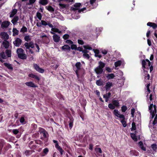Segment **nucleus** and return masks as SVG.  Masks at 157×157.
Listing matches in <instances>:
<instances>
[{"label":"nucleus","mask_w":157,"mask_h":157,"mask_svg":"<svg viewBox=\"0 0 157 157\" xmlns=\"http://www.w3.org/2000/svg\"><path fill=\"white\" fill-rule=\"evenodd\" d=\"M81 63L80 62H77L75 64V67L74 68V71L78 78H79L80 76L82 75L81 72H83V74L84 72V70L81 68Z\"/></svg>","instance_id":"nucleus-1"},{"label":"nucleus","mask_w":157,"mask_h":157,"mask_svg":"<svg viewBox=\"0 0 157 157\" xmlns=\"http://www.w3.org/2000/svg\"><path fill=\"white\" fill-rule=\"evenodd\" d=\"M81 4L80 3H77L75 4L73 6H72L71 8V10L76 13L78 12L80 13L81 12H83L84 10H86V8L84 7L81 9L79 8L80 7Z\"/></svg>","instance_id":"nucleus-2"},{"label":"nucleus","mask_w":157,"mask_h":157,"mask_svg":"<svg viewBox=\"0 0 157 157\" xmlns=\"http://www.w3.org/2000/svg\"><path fill=\"white\" fill-rule=\"evenodd\" d=\"M98 66L94 69V71L98 75L101 74L103 71V68L105 66V63L102 61H100L98 63Z\"/></svg>","instance_id":"nucleus-3"},{"label":"nucleus","mask_w":157,"mask_h":157,"mask_svg":"<svg viewBox=\"0 0 157 157\" xmlns=\"http://www.w3.org/2000/svg\"><path fill=\"white\" fill-rule=\"evenodd\" d=\"M149 109L151 115L150 118H153L157 114L156 106L155 105L151 104L149 106Z\"/></svg>","instance_id":"nucleus-4"},{"label":"nucleus","mask_w":157,"mask_h":157,"mask_svg":"<svg viewBox=\"0 0 157 157\" xmlns=\"http://www.w3.org/2000/svg\"><path fill=\"white\" fill-rule=\"evenodd\" d=\"M16 52L19 58L23 59L26 58V55L24 53V50L22 49L18 48Z\"/></svg>","instance_id":"nucleus-5"},{"label":"nucleus","mask_w":157,"mask_h":157,"mask_svg":"<svg viewBox=\"0 0 157 157\" xmlns=\"http://www.w3.org/2000/svg\"><path fill=\"white\" fill-rule=\"evenodd\" d=\"M34 44L32 42H30L29 43L26 42L24 44V45L26 48V51L27 52V49H29V52L31 54H33V52L30 49V48H33L34 47Z\"/></svg>","instance_id":"nucleus-6"},{"label":"nucleus","mask_w":157,"mask_h":157,"mask_svg":"<svg viewBox=\"0 0 157 157\" xmlns=\"http://www.w3.org/2000/svg\"><path fill=\"white\" fill-rule=\"evenodd\" d=\"M39 129V131L41 136V139H44L48 136V133L44 129L40 128Z\"/></svg>","instance_id":"nucleus-7"},{"label":"nucleus","mask_w":157,"mask_h":157,"mask_svg":"<svg viewBox=\"0 0 157 157\" xmlns=\"http://www.w3.org/2000/svg\"><path fill=\"white\" fill-rule=\"evenodd\" d=\"M142 67L143 70H144V69L148 68L147 66L150 67L151 65V63L148 59H146L145 60H143L142 62Z\"/></svg>","instance_id":"nucleus-8"},{"label":"nucleus","mask_w":157,"mask_h":157,"mask_svg":"<svg viewBox=\"0 0 157 157\" xmlns=\"http://www.w3.org/2000/svg\"><path fill=\"white\" fill-rule=\"evenodd\" d=\"M19 5V4L18 3H16L14 6H13V8L12 10L11 11L10 13V17H14V16L16 14L17 12V10L15 8V6L17 5Z\"/></svg>","instance_id":"nucleus-9"},{"label":"nucleus","mask_w":157,"mask_h":157,"mask_svg":"<svg viewBox=\"0 0 157 157\" xmlns=\"http://www.w3.org/2000/svg\"><path fill=\"white\" fill-rule=\"evenodd\" d=\"M113 113L115 116L120 118V119L124 118V115L123 114H121L117 110H114L113 111Z\"/></svg>","instance_id":"nucleus-10"},{"label":"nucleus","mask_w":157,"mask_h":157,"mask_svg":"<svg viewBox=\"0 0 157 157\" xmlns=\"http://www.w3.org/2000/svg\"><path fill=\"white\" fill-rule=\"evenodd\" d=\"M50 33L52 34L53 35L52 36V38L54 42L56 43L59 42L60 40V36L53 32H50Z\"/></svg>","instance_id":"nucleus-11"},{"label":"nucleus","mask_w":157,"mask_h":157,"mask_svg":"<svg viewBox=\"0 0 157 157\" xmlns=\"http://www.w3.org/2000/svg\"><path fill=\"white\" fill-rule=\"evenodd\" d=\"M22 42V40L19 38H16L13 43L14 45L16 47H19L21 45Z\"/></svg>","instance_id":"nucleus-12"},{"label":"nucleus","mask_w":157,"mask_h":157,"mask_svg":"<svg viewBox=\"0 0 157 157\" xmlns=\"http://www.w3.org/2000/svg\"><path fill=\"white\" fill-rule=\"evenodd\" d=\"M96 0H90V6H89V5L88 6H87V7L88 8H89L88 9V10H90L92 9H93L95 7H96L97 6V4H95V7H94L93 6V4L95 2V1Z\"/></svg>","instance_id":"nucleus-13"},{"label":"nucleus","mask_w":157,"mask_h":157,"mask_svg":"<svg viewBox=\"0 0 157 157\" xmlns=\"http://www.w3.org/2000/svg\"><path fill=\"white\" fill-rule=\"evenodd\" d=\"M10 22L8 21H5L2 22L1 25V27L4 29L7 28L10 25Z\"/></svg>","instance_id":"nucleus-14"},{"label":"nucleus","mask_w":157,"mask_h":157,"mask_svg":"<svg viewBox=\"0 0 157 157\" xmlns=\"http://www.w3.org/2000/svg\"><path fill=\"white\" fill-rule=\"evenodd\" d=\"M33 66L34 69L35 70H36V71H37L40 73H43L44 72V70L40 67L39 66L36 64H33Z\"/></svg>","instance_id":"nucleus-15"},{"label":"nucleus","mask_w":157,"mask_h":157,"mask_svg":"<svg viewBox=\"0 0 157 157\" xmlns=\"http://www.w3.org/2000/svg\"><path fill=\"white\" fill-rule=\"evenodd\" d=\"M1 38L4 40H6L9 38V36L8 34L4 32H2L0 34Z\"/></svg>","instance_id":"nucleus-16"},{"label":"nucleus","mask_w":157,"mask_h":157,"mask_svg":"<svg viewBox=\"0 0 157 157\" xmlns=\"http://www.w3.org/2000/svg\"><path fill=\"white\" fill-rule=\"evenodd\" d=\"M153 118L150 119V120L149 122L150 126H152V125H154L157 124V114H156L155 116V117L153 121H152V119Z\"/></svg>","instance_id":"nucleus-17"},{"label":"nucleus","mask_w":157,"mask_h":157,"mask_svg":"<svg viewBox=\"0 0 157 157\" xmlns=\"http://www.w3.org/2000/svg\"><path fill=\"white\" fill-rule=\"evenodd\" d=\"M2 44L4 47L6 49L9 48L10 46L9 42L6 40H4Z\"/></svg>","instance_id":"nucleus-18"},{"label":"nucleus","mask_w":157,"mask_h":157,"mask_svg":"<svg viewBox=\"0 0 157 157\" xmlns=\"http://www.w3.org/2000/svg\"><path fill=\"white\" fill-rule=\"evenodd\" d=\"M19 20V17L18 16H15L14 17L13 19L12 20L11 22L14 25H15L17 24V21Z\"/></svg>","instance_id":"nucleus-19"},{"label":"nucleus","mask_w":157,"mask_h":157,"mask_svg":"<svg viewBox=\"0 0 157 157\" xmlns=\"http://www.w3.org/2000/svg\"><path fill=\"white\" fill-rule=\"evenodd\" d=\"M25 84L28 86L32 87H35L36 86L35 84L32 82H26L25 83Z\"/></svg>","instance_id":"nucleus-20"},{"label":"nucleus","mask_w":157,"mask_h":157,"mask_svg":"<svg viewBox=\"0 0 157 157\" xmlns=\"http://www.w3.org/2000/svg\"><path fill=\"white\" fill-rule=\"evenodd\" d=\"M62 50L64 51H69L70 49V46L68 45H65L63 46L61 48Z\"/></svg>","instance_id":"nucleus-21"},{"label":"nucleus","mask_w":157,"mask_h":157,"mask_svg":"<svg viewBox=\"0 0 157 157\" xmlns=\"http://www.w3.org/2000/svg\"><path fill=\"white\" fill-rule=\"evenodd\" d=\"M5 53L7 58L10 57L11 56V51L10 49H6L5 51Z\"/></svg>","instance_id":"nucleus-22"},{"label":"nucleus","mask_w":157,"mask_h":157,"mask_svg":"<svg viewBox=\"0 0 157 157\" xmlns=\"http://www.w3.org/2000/svg\"><path fill=\"white\" fill-rule=\"evenodd\" d=\"M4 64L8 69L11 70H13V68L11 64L5 63H4Z\"/></svg>","instance_id":"nucleus-23"},{"label":"nucleus","mask_w":157,"mask_h":157,"mask_svg":"<svg viewBox=\"0 0 157 157\" xmlns=\"http://www.w3.org/2000/svg\"><path fill=\"white\" fill-rule=\"evenodd\" d=\"M50 32H53L54 33H57L59 34L61 33L62 32L61 30H59V29L56 28L55 27L54 28H52L51 29V31Z\"/></svg>","instance_id":"nucleus-24"},{"label":"nucleus","mask_w":157,"mask_h":157,"mask_svg":"<svg viewBox=\"0 0 157 157\" xmlns=\"http://www.w3.org/2000/svg\"><path fill=\"white\" fill-rule=\"evenodd\" d=\"M147 25L152 27L154 29H155L157 27V25L151 22H148L147 24Z\"/></svg>","instance_id":"nucleus-25"},{"label":"nucleus","mask_w":157,"mask_h":157,"mask_svg":"<svg viewBox=\"0 0 157 157\" xmlns=\"http://www.w3.org/2000/svg\"><path fill=\"white\" fill-rule=\"evenodd\" d=\"M113 86V83L112 82H108L105 85V89L106 90H108L110 89V87Z\"/></svg>","instance_id":"nucleus-26"},{"label":"nucleus","mask_w":157,"mask_h":157,"mask_svg":"<svg viewBox=\"0 0 157 157\" xmlns=\"http://www.w3.org/2000/svg\"><path fill=\"white\" fill-rule=\"evenodd\" d=\"M123 62V60H119L116 62L114 63V66L116 67L120 66Z\"/></svg>","instance_id":"nucleus-27"},{"label":"nucleus","mask_w":157,"mask_h":157,"mask_svg":"<svg viewBox=\"0 0 157 157\" xmlns=\"http://www.w3.org/2000/svg\"><path fill=\"white\" fill-rule=\"evenodd\" d=\"M5 52H2L0 53V56L1 59H6L7 58Z\"/></svg>","instance_id":"nucleus-28"},{"label":"nucleus","mask_w":157,"mask_h":157,"mask_svg":"<svg viewBox=\"0 0 157 157\" xmlns=\"http://www.w3.org/2000/svg\"><path fill=\"white\" fill-rule=\"evenodd\" d=\"M29 77H30L36 79L38 81L40 80L38 76H37L35 74H29Z\"/></svg>","instance_id":"nucleus-29"},{"label":"nucleus","mask_w":157,"mask_h":157,"mask_svg":"<svg viewBox=\"0 0 157 157\" xmlns=\"http://www.w3.org/2000/svg\"><path fill=\"white\" fill-rule=\"evenodd\" d=\"M42 17V15L40 13L37 12L36 15V16L34 18L36 19V18H38L40 20H41Z\"/></svg>","instance_id":"nucleus-30"},{"label":"nucleus","mask_w":157,"mask_h":157,"mask_svg":"<svg viewBox=\"0 0 157 157\" xmlns=\"http://www.w3.org/2000/svg\"><path fill=\"white\" fill-rule=\"evenodd\" d=\"M95 151L96 153L98 154L99 156H101V155L99 154V153H102V151L100 148H95Z\"/></svg>","instance_id":"nucleus-31"},{"label":"nucleus","mask_w":157,"mask_h":157,"mask_svg":"<svg viewBox=\"0 0 157 157\" xmlns=\"http://www.w3.org/2000/svg\"><path fill=\"white\" fill-rule=\"evenodd\" d=\"M125 117L124 119H120L121 122V123L123 126L124 127H125L127 126V124L126 122L125 121Z\"/></svg>","instance_id":"nucleus-32"},{"label":"nucleus","mask_w":157,"mask_h":157,"mask_svg":"<svg viewBox=\"0 0 157 157\" xmlns=\"http://www.w3.org/2000/svg\"><path fill=\"white\" fill-rule=\"evenodd\" d=\"M53 142H54V143L55 144V147L57 149L59 150V149H60L62 148L61 147H60L59 146V144H58V142H57V141L55 140H53Z\"/></svg>","instance_id":"nucleus-33"},{"label":"nucleus","mask_w":157,"mask_h":157,"mask_svg":"<svg viewBox=\"0 0 157 157\" xmlns=\"http://www.w3.org/2000/svg\"><path fill=\"white\" fill-rule=\"evenodd\" d=\"M69 122V127L70 129H71L73 126L74 119L72 118H70Z\"/></svg>","instance_id":"nucleus-34"},{"label":"nucleus","mask_w":157,"mask_h":157,"mask_svg":"<svg viewBox=\"0 0 157 157\" xmlns=\"http://www.w3.org/2000/svg\"><path fill=\"white\" fill-rule=\"evenodd\" d=\"M13 36L17 35L18 34V31L16 28H13L12 30Z\"/></svg>","instance_id":"nucleus-35"},{"label":"nucleus","mask_w":157,"mask_h":157,"mask_svg":"<svg viewBox=\"0 0 157 157\" xmlns=\"http://www.w3.org/2000/svg\"><path fill=\"white\" fill-rule=\"evenodd\" d=\"M138 144L140 147L143 150L145 151L146 150V148L144 146L143 143L141 141L140 142L138 143Z\"/></svg>","instance_id":"nucleus-36"},{"label":"nucleus","mask_w":157,"mask_h":157,"mask_svg":"<svg viewBox=\"0 0 157 157\" xmlns=\"http://www.w3.org/2000/svg\"><path fill=\"white\" fill-rule=\"evenodd\" d=\"M138 144L140 147L143 150L145 151L146 150V148L144 146L143 143L141 141L140 142L138 143Z\"/></svg>","instance_id":"nucleus-37"},{"label":"nucleus","mask_w":157,"mask_h":157,"mask_svg":"<svg viewBox=\"0 0 157 157\" xmlns=\"http://www.w3.org/2000/svg\"><path fill=\"white\" fill-rule=\"evenodd\" d=\"M138 144L140 147L143 150L145 151L146 150V148L144 146L143 143L141 141L140 142L138 143Z\"/></svg>","instance_id":"nucleus-38"},{"label":"nucleus","mask_w":157,"mask_h":157,"mask_svg":"<svg viewBox=\"0 0 157 157\" xmlns=\"http://www.w3.org/2000/svg\"><path fill=\"white\" fill-rule=\"evenodd\" d=\"M24 39L26 41L28 42L31 40V37L29 35H26L25 36Z\"/></svg>","instance_id":"nucleus-39"},{"label":"nucleus","mask_w":157,"mask_h":157,"mask_svg":"<svg viewBox=\"0 0 157 157\" xmlns=\"http://www.w3.org/2000/svg\"><path fill=\"white\" fill-rule=\"evenodd\" d=\"M112 104L114 105L115 106V107H118L119 106V103L118 101L117 100H113L112 101Z\"/></svg>","instance_id":"nucleus-40"},{"label":"nucleus","mask_w":157,"mask_h":157,"mask_svg":"<svg viewBox=\"0 0 157 157\" xmlns=\"http://www.w3.org/2000/svg\"><path fill=\"white\" fill-rule=\"evenodd\" d=\"M46 8L49 11L52 13L54 11V9L51 6L46 7Z\"/></svg>","instance_id":"nucleus-41"},{"label":"nucleus","mask_w":157,"mask_h":157,"mask_svg":"<svg viewBox=\"0 0 157 157\" xmlns=\"http://www.w3.org/2000/svg\"><path fill=\"white\" fill-rule=\"evenodd\" d=\"M40 3L42 5H46L48 3V0H40Z\"/></svg>","instance_id":"nucleus-42"},{"label":"nucleus","mask_w":157,"mask_h":157,"mask_svg":"<svg viewBox=\"0 0 157 157\" xmlns=\"http://www.w3.org/2000/svg\"><path fill=\"white\" fill-rule=\"evenodd\" d=\"M106 77L108 79H110L114 78L115 75L113 74H108Z\"/></svg>","instance_id":"nucleus-43"},{"label":"nucleus","mask_w":157,"mask_h":157,"mask_svg":"<svg viewBox=\"0 0 157 157\" xmlns=\"http://www.w3.org/2000/svg\"><path fill=\"white\" fill-rule=\"evenodd\" d=\"M131 136L132 138L134 141H137V138L135 134L132 133L131 134Z\"/></svg>","instance_id":"nucleus-44"},{"label":"nucleus","mask_w":157,"mask_h":157,"mask_svg":"<svg viewBox=\"0 0 157 157\" xmlns=\"http://www.w3.org/2000/svg\"><path fill=\"white\" fill-rule=\"evenodd\" d=\"M76 12L75 13V14H73L72 15V17L73 18L76 19H78L80 17L79 15L78 14H76Z\"/></svg>","instance_id":"nucleus-45"},{"label":"nucleus","mask_w":157,"mask_h":157,"mask_svg":"<svg viewBox=\"0 0 157 157\" xmlns=\"http://www.w3.org/2000/svg\"><path fill=\"white\" fill-rule=\"evenodd\" d=\"M83 48L86 49H88L89 50H91L92 48L89 45H85L83 46Z\"/></svg>","instance_id":"nucleus-46"},{"label":"nucleus","mask_w":157,"mask_h":157,"mask_svg":"<svg viewBox=\"0 0 157 157\" xmlns=\"http://www.w3.org/2000/svg\"><path fill=\"white\" fill-rule=\"evenodd\" d=\"M27 28L25 26H23L21 29L20 32L23 33H25L27 31Z\"/></svg>","instance_id":"nucleus-47"},{"label":"nucleus","mask_w":157,"mask_h":157,"mask_svg":"<svg viewBox=\"0 0 157 157\" xmlns=\"http://www.w3.org/2000/svg\"><path fill=\"white\" fill-rule=\"evenodd\" d=\"M109 108L111 109H113L115 108V106L112 103H110L108 105Z\"/></svg>","instance_id":"nucleus-48"},{"label":"nucleus","mask_w":157,"mask_h":157,"mask_svg":"<svg viewBox=\"0 0 157 157\" xmlns=\"http://www.w3.org/2000/svg\"><path fill=\"white\" fill-rule=\"evenodd\" d=\"M121 111L123 112H124L127 109V108L125 106L123 105L121 107Z\"/></svg>","instance_id":"nucleus-49"},{"label":"nucleus","mask_w":157,"mask_h":157,"mask_svg":"<svg viewBox=\"0 0 157 157\" xmlns=\"http://www.w3.org/2000/svg\"><path fill=\"white\" fill-rule=\"evenodd\" d=\"M110 95H111V93L110 92H109V93H107L105 94H104L103 95V98H109L110 97Z\"/></svg>","instance_id":"nucleus-50"},{"label":"nucleus","mask_w":157,"mask_h":157,"mask_svg":"<svg viewBox=\"0 0 157 157\" xmlns=\"http://www.w3.org/2000/svg\"><path fill=\"white\" fill-rule=\"evenodd\" d=\"M150 86V83L148 84L147 85V86H146V87H147V92H148V93H147V96H148V94H149L151 92L150 90L149 89V86Z\"/></svg>","instance_id":"nucleus-51"},{"label":"nucleus","mask_w":157,"mask_h":157,"mask_svg":"<svg viewBox=\"0 0 157 157\" xmlns=\"http://www.w3.org/2000/svg\"><path fill=\"white\" fill-rule=\"evenodd\" d=\"M153 150L155 151L157 149V146L156 144H153L151 146Z\"/></svg>","instance_id":"nucleus-52"},{"label":"nucleus","mask_w":157,"mask_h":157,"mask_svg":"<svg viewBox=\"0 0 157 157\" xmlns=\"http://www.w3.org/2000/svg\"><path fill=\"white\" fill-rule=\"evenodd\" d=\"M102 82H101V80H98L96 81V83L97 85L98 86H100L102 85Z\"/></svg>","instance_id":"nucleus-53"},{"label":"nucleus","mask_w":157,"mask_h":157,"mask_svg":"<svg viewBox=\"0 0 157 157\" xmlns=\"http://www.w3.org/2000/svg\"><path fill=\"white\" fill-rule=\"evenodd\" d=\"M69 35L68 34H66L63 35V37L64 39L66 40L69 38Z\"/></svg>","instance_id":"nucleus-54"},{"label":"nucleus","mask_w":157,"mask_h":157,"mask_svg":"<svg viewBox=\"0 0 157 157\" xmlns=\"http://www.w3.org/2000/svg\"><path fill=\"white\" fill-rule=\"evenodd\" d=\"M42 25L46 26L47 25L48 23L44 20H41Z\"/></svg>","instance_id":"nucleus-55"},{"label":"nucleus","mask_w":157,"mask_h":157,"mask_svg":"<svg viewBox=\"0 0 157 157\" xmlns=\"http://www.w3.org/2000/svg\"><path fill=\"white\" fill-rule=\"evenodd\" d=\"M132 130H134L136 129V125L135 124L134 122H132Z\"/></svg>","instance_id":"nucleus-56"},{"label":"nucleus","mask_w":157,"mask_h":157,"mask_svg":"<svg viewBox=\"0 0 157 157\" xmlns=\"http://www.w3.org/2000/svg\"><path fill=\"white\" fill-rule=\"evenodd\" d=\"M83 56L84 58H86L87 59L90 58V56L87 53H85L83 54Z\"/></svg>","instance_id":"nucleus-57"},{"label":"nucleus","mask_w":157,"mask_h":157,"mask_svg":"<svg viewBox=\"0 0 157 157\" xmlns=\"http://www.w3.org/2000/svg\"><path fill=\"white\" fill-rule=\"evenodd\" d=\"M66 42L67 43L71 45L73 44V42L72 41L69 40H67L66 41Z\"/></svg>","instance_id":"nucleus-58"},{"label":"nucleus","mask_w":157,"mask_h":157,"mask_svg":"<svg viewBox=\"0 0 157 157\" xmlns=\"http://www.w3.org/2000/svg\"><path fill=\"white\" fill-rule=\"evenodd\" d=\"M12 131L15 134H17L19 132V131L17 129H14Z\"/></svg>","instance_id":"nucleus-59"},{"label":"nucleus","mask_w":157,"mask_h":157,"mask_svg":"<svg viewBox=\"0 0 157 157\" xmlns=\"http://www.w3.org/2000/svg\"><path fill=\"white\" fill-rule=\"evenodd\" d=\"M78 42L79 44L81 45H83L84 43L83 41L82 40H78Z\"/></svg>","instance_id":"nucleus-60"},{"label":"nucleus","mask_w":157,"mask_h":157,"mask_svg":"<svg viewBox=\"0 0 157 157\" xmlns=\"http://www.w3.org/2000/svg\"><path fill=\"white\" fill-rule=\"evenodd\" d=\"M71 48L72 49H76L77 48V46L73 44L71 45Z\"/></svg>","instance_id":"nucleus-61"},{"label":"nucleus","mask_w":157,"mask_h":157,"mask_svg":"<svg viewBox=\"0 0 157 157\" xmlns=\"http://www.w3.org/2000/svg\"><path fill=\"white\" fill-rule=\"evenodd\" d=\"M40 36L41 38H44V37H45L47 39H48V38L47 36L46 35H45V34H44V33L41 34Z\"/></svg>","instance_id":"nucleus-62"},{"label":"nucleus","mask_w":157,"mask_h":157,"mask_svg":"<svg viewBox=\"0 0 157 157\" xmlns=\"http://www.w3.org/2000/svg\"><path fill=\"white\" fill-rule=\"evenodd\" d=\"M36 25L38 27H41L42 26V24H41V22H38L36 24Z\"/></svg>","instance_id":"nucleus-63"},{"label":"nucleus","mask_w":157,"mask_h":157,"mask_svg":"<svg viewBox=\"0 0 157 157\" xmlns=\"http://www.w3.org/2000/svg\"><path fill=\"white\" fill-rule=\"evenodd\" d=\"M48 151L49 150L47 148H45L43 150V152L45 154H47Z\"/></svg>","instance_id":"nucleus-64"}]
</instances>
